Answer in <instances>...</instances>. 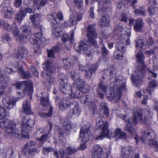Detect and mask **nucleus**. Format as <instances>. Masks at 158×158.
Instances as JSON below:
<instances>
[{
	"label": "nucleus",
	"mask_w": 158,
	"mask_h": 158,
	"mask_svg": "<svg viewBox=\"0 0 158 158\" xmlns=\"http://www.w3.org/2000/svg\"><path fill=\"white\" fill-rule=\"evenodd\" d=\"M123 77L120 75L111 78L110 80V83H112L113 87L111 90L106 91V87L103 85L102 82L99 85V88L106 92V97L110 99L119 100L121 97L122 92L125 89V83L122 81Z\"/></svg>",
	"instance_id": "f257e3e1"
},
{
	"label": "nucleus",
	"mask_w": 158,
	"mask_h": 158,
	"mask_svg": "<svg viewBox=\"0 0 158 158\" xmlns=\"http://www.w3.org/2000/svg\"><path fill=\"white\" fill-rule=\"evenodd\" d=\"M78 84L72 86L71 87V97L74 98H80L81 102L89 105L94 111L95 110L96 105L91 101V98L89 96H86L83 93H86L89 90V86L82 80L79 81Z\"/></svg>",
	"instance_id": "f03ea898"
},
{
	"label": "nucleus",
	"mask_w": 158,
	"mask_h": 158,
	"mask_svg": "<svg viewBox=\"0 0 158 158\" xmlns=\"http://www.w3.org/2000/svg\"><path fill=\"white\" fill-rule=\"evenodd\" d=\"M8 115L6 110L3 107H0V126L8 134L9 136L13 138L18 139L21 137V132L17 125L12 121H9L6 118Z\"/></svg>",
	"instance_id": "7ed1b4c3"
},
{
	"label": "nucleus",
	"mask_w": 158,
	"mask_h": 158,
	"mask_svg": "<svg viewBox=\"0 0 158 158\" xmlns=\"http://www.w3.org/2000/svg\"><path fill=\"white\" fill-rule=\"evenodd\" d=\"M23 113L21 114V128H20L21 132V137L28 138L29 136V132L31 130L34 123V121L28 119V116L31 113L30 102L26 100L23 104Z\"/></svg>",
	"instance_id": "20e7f679"
},
{
	"label": "nucleus",
	"mask_w": 158,
	"mask_h": 158,
	"mask_svg": "<svg viewBox=\"0 0 158 158\" xmlns=\"http://www.w3.org/2000/svg\"><path fill=\"white\" fill-rule=\"evenodd\" d=\"M114 31L118 35L122 36L119 41L116 43L115 48L118 51L124 53L126 50V45L130 43L129 37L131 34V30L126 27L123 29V27L119 26L115 29Z\"/></svg>",
	"instance_id": "39448f33"
},
{
	"label": "nucleus",
	"mask_w": 158,
	"mask_h": 158,
	"mask_svg": "<svg viewBox=\"0 0 158 158\" xmlns=\"http://www.w3.org/2000/svg\"><path fill=\"white\" fill-rule=\"evenodd\" d=\"M40 16L38 14H35L31 16L30 19L33 22L34 27L35 28V34L30 38V41L32 43L39 47V44L41 43V41L44 40L43 37L42 32V27L40 24Z\"/></svg>",
	"instance_id": "423d86ee"
},
{
	"label": "nucleus",
	"mask_w": 158,
	"mask_h": 158,
	"mask_svg": "<svg viewBox=\"0 0 158 158\" xmlns=\"http://www.w3.org/2000/svg\"><path fill=\"white\" fill-rule=\"evenodd\" d=\"M147 116H145L144 119L142 115V111L141 110H137L134 113V118L132 119H130L126 121V125L124 128L125 131L131 134H134L135 131V128L134 124H135L138 121L146 123L148 119L149 118L150 114L149 111L146 110Z\"/></svg>",
	"instance_id": "0eeeda50"
},
{
	"label": "nucleus",
	"mask_w": 158,
	"mask_h": 158,
	"mask_svg": "<svg viewBox=\"0 0 158 158\" xmlns=\"http://www.w3.org/2000/svg\"><path fill=\"white\" fill-rule=\"evenodd\" d=\"M156 135L152 130L146 129L142 133L141 136L139 137L137 135H135V139L137 142L141 141L143 143L148 144L151 146H154L155 148H158V143L154 140Z\"/></svg>",
	"instance_id": "6e6552de"
},
{
	"label": "nucleus",
	"mask_w": 158,
	"mask_h": 158,
	"mask_svg": "<svg viewBox=\"0 0 158 158\" xmlns=\"http://www.w3.org/2000/svg\"><path fill=\"white\" fill-rule=\"evenodd\" d=\"M136 58L138 62L142 64L141 69H138V71L135 72L131 76V80L134 85L139 86L141 83V80L144 73V66L143 65L144 56L143 52L139 51L136 55Z\"/></svg>",
	"instance_id": "1a4fd4ad"
},
{
	"label": "nucleus",
	"mask_w": 158,
	"mask_h": 158,
	"mask_svg": "<svg viewBox=\"0 0 158 158\" xmlns=\"http://www.w3.org/2000/svg\"><path fill=\"white\" fill-rule=\"evenodd\" d=\"M90 124L89 123H87L81 129L79 135V139L83 141L84 143L80 145L78 148L79 150H83L86 148V143L90 139Z\"/></svg>",
	"instance_id": "9d476101"
},
{
	"label": "nucleus",
	"mask_w": 158,
	"mask_h": 158,
	"mask_svg": "<svg viewBox=\"0 0 158 158\" xmlns=\"http://www.w3.org/2000/svg\"><path fill=\"white\" fill-rule=\"evenodd\" d=\"M96 125L97 127L102 130V133L99 135L97 139H102L105 137H109V131L108 129V122H104L102 117H98L96 119Z\"/></svg>",
	"instance_id": "9b49d317"
},
{
	"label": "nucleus",
	"mask_w": 158,
	"mask_h": 158,
	"mask_svg": "<svg viewBox=\"0 0 158 158\" xmlns=\"http://www.w3.org/2000/svg\"><path fill=\"white\" fill-rule=\"evenodd\" d=\"M15 85L17 88L19 89H20L23 86V87L24 93L22 92L21 94L20 92H18V94L21 95V96H19V98H21L24 96V93H25L30 94L32 92L33 87L32 83L31 81H24L22 82H17L15 84Z\"/></svg>",
	"instance_id": "f8f14e48"
},
{
	"label": "nucleus",
	"mask_w": 158,
	"mask_h": 158,
	"mask_svg": "<svg viewBox=\"0 0 158 158\" xmlns=\"http://www.w3.org/2000/svg\"><path fill=\"white\" fill-rule=\"evenodd\" d=\"M74 48L77 52H80L81 51H82L85 53H86L87 56H89L91 48L89 43L88 42H81L78 44H75Z\"/></svg>",
	"instance_id": "ddd939ff"
},
{
	"label": "nucleus",
	"mask_w": 158,
	"mask_h": 158,
	"mask_svg": "<svg viewBox=\"0 0 158 158\" xmlns=\"http://www.w3.org/2000/svg\"><path fill=\"white\" fill-rule=\"evenodd\" d=\"M67 77L64 74H60L59 79L60 80L61 86L60 87V91L64 94H66L70 89V84L67 82Z\"/></svg>",
	"instance_id": "4468645a"
},
{
	"label": "nucleus",
	"mask_w": 158,
	"mask_h": 158,
	"mask_svg": "<svg viewBox=\"0 0 158 158\" xmlns=\"http://www.w3.org/2000/svg\"><path fill=\"white\" fill-rule=\"evenodd\" d=\"M12 34L13 36L18 41L21 43L24 42L25 40L27 39V36H22L20 34V31L19 30L16 23L15 21L12 24Z\"/></svg>",
	"instance_id": "2eb2a0df"
},
{
	"label": "nucleus",
	"mask_w": 158,
	"mask_h": 158,
	"mask_svg": "<svg viewBox=\"0 0 158 158\" xmlns=\"http://www.w3.org/2000/svg\"><path fill=\"white\" fill-rule=\"evenodd\" d=\"M87 36L92 44L94 46L97 47L98 46L97 43L95 40V38L97 37V34L95 31L94 27L90 25L88 26Z\"/></svg>",
	"instance_id": "dca6fc26"
},
{
	"label": "nucleus",
	"mask_w": 158,
	"mask_h": 158,
	"mask_svg": "<svg viewBox=\"0 0 158 158\" xmlns=\"http://www.w3.org/2000/svg\"><path fill=\"white\" fill-rule=\"evenodd\" d=\"M36 144L34 141H29L27 142L24 146L22 152L24 155L32 154L34 152H37V150L36 148H33Z\"/></svg>",
	"instance_id": "f3484780"
},
{
	"label": "nucleus",
	"mask_w": 158,
	"mask_h": 158,
	"mask_svg": "<svg viewBox=\"0 0 158 158\" xmlns=\"http://www.w3.org/2000/svg\"><path fill=\"white\" fill-rule=\"evenodd\" d=\"M92 158H106L107 156L103 157V152L102 148L98 145H95L91 150Z\"/></svg>",
	"instance_id": "a211bd4d"
},
{
	"label": "nucleus",
	"mask_w": 158,
	"mask_h": 158,
	"mask_svg": "<svg viewBox=\"0 0 158 158\" xmlns=\"http://www.w3.org/2000/svg\"><path fill=\"white\" fill-rule=\"evenodd\" d=\"M147 44L148 45H152L153 44V39L152 38L149 39L148 41L146 39L144 38L142 40L139 39L136 41L135 47H139L142 49H144L147 47Z\"/></svg>",
	"instance_id": "6ab92c4d"
},
{
	"label": "nucleus",
	"mask_w": 158,
	"mask_h": 158,
	"mask_svg": "<svg viewBox=\"0 0 158 158\" xmlns=\"http://www.w3.org/2000/svg\"><path fill=\"white\" fill-rule=\"evenodd\" d=\"M34 136L38 140L43 142L47 140L46 132L42 128L37 129L34 133Z\"/></svg>",
	"instance_id": "aec40b11"
},
{
	"label": "nucleus",
	"mask_w": 158,
	"mask_h": 158,
	"mask_svg": "<svg viewBox=\"0 0 158 158\" xmlns=\"http://www.w3.org/2000/svg\"><path fill=\"white\" fill-rule=\"evenodd\" d=\"M57 17L60 20L63 19V15L61 11H59L57 14H56L55 12H53L50 15L48 16V18L50 20L51 24H53L54 25H56L57 23L56 21Z\"/></svg>",
	"instance_id": "412c9836"
},
{
	"label": "nucleus",
	"mask_w": 158,
	"mask_h": 158,
	"mask_svg": "<svg viewBox=\"0 0 158 158\" xmlns=\"http://www.w3.org/2000/svg\"><path fill=\"white\" fill-rule=\"evenodd\" d=\"M110 138L111 137H114L117 139H125L126 138V134L124 132H122L121 130L118 128L116 129L114 133L109 134Z\"/></svg>",
	"instance_id": "4be33fe9"
},
{
	"label": "nucleus",
	"mask_w": 158,
	"mask_h": 158,
	"mask_svg": "<svg viewBox=\"0 0 158 158\" xmlns=\"http://www.w3.org/2000/svg\"><path fill=\"white\" fill-rule=\"evenodd\" d=\"M121 156L123 158H132L133 156V151L130 147H126L122 150Z\"/></svg>",
	"instance_id": "5701e85b"
},
{
	"label": "nucleus",
	"mask_w": 158,
	"mask_h": 158,
	"mask_svg": "<svg viewBox=\"0 0 158 158\" xmlns=\"http://www.w3.org/2000/svg\"><path fill=\"white\" fill-rule=\"evenodd\" d=\"M105 1V2H98V9L97 11L98 12H101L104 11H106V9L109 6V3L110 0H103Z\"/></svg>",
	"instance_id": "b1692460"
},
{
	"label": "nucleus",
	"mask_w": 158,
	"mask_h": 158,
	"mask_svg": "<svg viewBox=\"0 0 158 158\" xmlns=\"http://www.w3.org/2000/svg\"><path fill=\"white\" fill-rule=\"evenodd\" d=\"M79 67L80 70L82 71L85 72V75H86L87 77L91 78L92 77V73L97 70L98 67V65L97 64H95L92 65L90 70V73L89 74L88 73V72L86 70V68H87V67H84L81 64H80Z\"/></svg>",
	"instance_id": "393cba45"
},
{
	"label": "nucleus",
	"mask_w": 158,
	"mask_h": 158,
	"mask_svg": "<svg viewBox=\"0 0 158 158\" xmlns=\"http://www.w3.org/2000/svg\"><path fill=\"white\" fill-rule=\"evenodd\" d=\"M69 75L70 77L74 81V83L73 84V86H75V85L78 84L79 81H81V79L79 77V73L77 70H72L70 73Z\"/></svg>",
	"instance_id": "a878e982"
},
{
	"label": "nucleus",
	"mask_w": 158,
	"mask_h": 158,
	"mask_svg": "<svg viewBox=\"0 0 158 158\" xmlns=\"http://www.w3.org/2000/svg\"><path fill=\"white\" fill-rule=\"evenodd\" d=\"M27 50L24 47L20 46L18 49V53L14 54V56L18 58H19L20 60H21L24 57L25 55L27 54Z\"/></svg>",
	"instance_id": "bb28decb"
},
{
	"label": "nucleus",
	"mask_w": 158,
	"mask_h": 158,
	"mask_svg": "<svg viewBox=\"0 0 158 158\" xmlns=\"http://www.w3.org/2000/svg\"><path fill=\"white\" fill-rule=\"evenodd\" d=\"M2 102L5 107L9 110L13 108L15 104V101L14 100H9V98H3Z\"/></svg>",
	"instance_id": "cd10ccee"
},
{
	"label": "nucleus",
	"mask_w": 158,
	"mask_h": 158,
	"mask_svg": "<svg viewBox=\"0 0 158 158\" xmlns=\"http://www.w3.org/2000/svg\"><path fill=\"white\" fill-rule=\"evenodd\" d=\"M82 19V15L79 14L75 18V21L73 19L71 18L69 21L68 22H66L64 23V26L65 27H67L68 26H70L76 24L77 22H78Z\"/></svg>",
	"instance_id": "c85d7f7f"
},
{
	"label": "nucleus",
	"mask_w": 158,
	"mask_h": 158,
	"mask_svg": "<svg viewBox=\"0 0 158 158\" xmlns=\"http://www.w3.org/2000/svg\"><path fill=\"white\" fill-rule=\"evenodd\" d=\"M52 62V60H48L45 62V64H44L46 67H44L43 68L44 70H45L47 72H49L51 73H53L55 70V68L53 66L52 64H51Z\"/></svg>",
	"instance_id": "c756f323"
},
{
	"label": "nucleus",
	"mask_w": 158,
	"mask_h": 158,
	"mask_svg": "<svg viewBox=\"0 0 158 158\" xmlns=\"http://www.w3.org/2000/svg\"><path fill=\"white\" fill-rule=\"evenodd\" d=\"M143 26V20L141 19H139L135 22L134 25V28L136 31H140Z\"/></svg>",
	"instance_id": "7c9ffc66"
},
{
	"label": "nucleus",
	"mask_w": 158,
	"mask_h": 158,
	"mask_svg": "<svg viewBox=\"0 0 158 158\" xmlns=\"http://www.w3.org/2000/svg\"><path fill=\"white\" fill-rule=\"evenodd\" d=\"M59 50V48L57 46H55L50 49L47 50L48 55V57L52 58L55 57V54Z\"/></svg>",
	"instance_id": "2f4dec72"
},
{
	"label": "nucleus",
	"mask_w": 158,
	"mask_h": 158,
	"mask_svg": "<svg viewBox=\"0 0 158 158\" xmlns=\"http://www.w3.org/2000/svg\"><path fill=\"white\" fill-rule=\"evenodd\" d=\"M59 105L61 109L64 110L67 108L70 105V103L67 100L64 99L59 100L58 101Z\"/></svg>",
	"instance_id": "473e14b6"
},
{
	"label": "nucleus",
	"mask_w": 158,
	"mask_h": 158,
	"mask_svg": "<svg viewBox=\"0 0 158 158\" xmlns=\"http://www.w3.org/2000/svg\"><path fill=\"white\" fill-rule=\"evenodd\" d=\"M109 16L106 14H103L101 21V25L102 26H107L109 24Z\"/></svg>",
	"instance_id": "72a5a7b5"
},
{
	"label": "nucleus",
	"mask_w": 158,
	"mask_h": 158,
	"mask_svg": "<svg viewBox=\"0 0 158 158\" xmlns=\"http://www.w3.org/2000/svg\"><path fill=\"white\" fill-rule=\"evenodd\" d=\"M12 12V10L10 7L6 6L3 10L2 14L5 18H8L11 17V14Z\"/></svg>",
	"instance_id": "f704fd0d"
},
{
	"label": "nucleus",
	"mask_w": 158,
	"mask_h": 158,
	"mask_svg": "<svg viewBox=\"0 0 158 158\" xmlns=\"http://www.w3.org/2000/svg\"><path fill=\"white\" fill-rule=\"evenodd\" d=\"M157 83L155 80H152L149 82V87L148 88L147 90L149 94L152 93L153 91V88L157 86Z\"/></svg>",
	"instance_id": "c9c22d12"
},
{
	"label": "nucleus",
	"mask_w": 158,
	"mask_h": 158,
	"mask_svg": "<svg viewBox=\"0 0 158 158\" xmlns=\"http://www.w3.org/2000/svg\"><path fill=\"white\" fill-rule=\"evenodd\" d=\"M0 24L1 25L3 26L4 27L5 29L8 31H10L12 29V26L8 23L6 21L3 20H0Z\"/></svg>",
	"instance_id": "e433bc0d"
},
{
	"label": "nucleus",
	"mask_w": 158,
	"mask_h": 158,
	"mask_svg": "<svg viewBox=\"0 0 158 158\" xmlns=\"http://www.w3.org/2000/svg\"><path fill=\"white\" fill-rule=\"evenodd\" d=\"M21 29L24 36H28L31 33V29L30 27L27 26L23 25L21 27Z\"/></svg>",
	"instance_id": "4c0bfd02"
},
{
	"label": "nucleus",
	"mask_w": 158,
	"mask_h": 158,
	"mask_svg": "<svg viewBox=\"0 0 158 158\" xmlns=\"http://www.w3.org/2000/svg\"><path fill=\"white\" fill-rule=\"evenodd\" d=\"M21 29L24 36H28L31 33V29L30 27L27 26L23 25L21 27Z\"/></svg>",
	"instance_id": "58836bf2"
},
{
	"label": "nucleus",
	"mask_w": 158,
	"mask_h": 158,
	"mask_svg": "<svg viewBox=\"0 0 158 158\" xmlns=\"http://www.w3.org/2000/svg\"><path fill=\"white\" fill-rule=\"evenodd\" d=\"M26 15V13L23 10H20L19 13L16 16L15 19L19 23H21L24 17Z\"/></svg>",
	"instance_id": "ea45409f"
},
{
	"label": "nucleus",
	"mask_w": 158,
	"mask_h": 158,
	"mask_svg": "<svg viewBox=\"0 0 158 158\" xmlns=\"http://www.w3.org/2000/svg\"><path fill=\"white\" fill-rule=\"evenodd\" d=\"M71 35L70 38L67 34H64L61 39L62 41L64 42H66L69 39L70 41H72L73 40L74 32L73 31H72L70 32Z\"/></svg>",
	"instance_id": "a19ab883"
},
{
	"label": "nucleus",
	"mask_w": 158,
	"mask_h": 158,
	"mask_svg": "<svg viewBox=\"0 0 158 158\" xmlns=\"http://www.w3.org/2000/svg\"><path fill=\"white\" fill-rule=\"evenodd\" d=\"M40 102L41 104L44 106H48L49 104L48 95H47L45 97H41Z\"/></svg>",
	"instance_id": "79ce46f5"
},
{
	"label": "nucleus",
	"mask_w": 158,
	"mask_h": 158,
	"mask_svg": "<svg viewBox=\"0 0 158 158\" xmlns=\"http://www.w3.org/2000/svg\"><path fill=\"white\" fill-rule=\"evenodd\" d=\"M53 113V108L52 107H50L49 111L48 114H45L44 112H40L39 113V115L41 117L44 118L51 116Z\"/></svg>",
	"instance_id": "37998d69"
},
{
	"label": "nucleus",
	"mask_w": 158,
	"mask_h": 158,
	"mask_svg": "<svg viewBox=\"0 0 158 158\" xmlns=\"http://www.w3.org/2000/svg\"><path fill=\"white\" fill-rule=\"evenodd\" d=\"M146 10L143 8L141 7L139 9L135 10L134 13L136 15H141L144 16L145 15Z\"/></svg>",
	"instance_id": "c03bdc74"
},
{
	"label": "nucleus",
	"mask_w": 158,
	"mask_h": 158,
	"mask_svg": "<svg viewBox=\"0 0 158 158\" xmlns=\"http://www.w3.org/2000/svg\"><path fill=\"white\" fill-rule=\"evenodd\" d=\"M101 110L102 112H103L104 116L106 117H108L109 114V111L107 106L105 104H103L102 106Z\"/></svg>",
	"instance_id": "a18cd8bd"
},
{
	"label": "nucleus",
	"mask_w": 158,
	"mask_h": 158,
	"mask_svg": "<svg viewBox=\"0 0 158 158\" xmlns=\"http://www.w3.org/2000/svg\"><path fill=\"white\" fill-rule=\"evenodd\" d=\"M72 114L77 116H78L81 112L80 110L78 105H76L71 110Z\"/></svg>",
	"instance_id": "49530a36"
},
{
	"label": "nucleus",
	"mask_w": 158,
	"mask_h": 158,
	"mask_svg": "<svg viewBox=\"0 0 158 158\" xmlns=\"http://www.w3.org/2000/svg\"><path fill=\"white\" fill-rule=\"evenodd\" d=\"M72 59L69 57H67L63 60V62L65 68H68L67 67H69L71 65Z\"/></svg>",
	"instance_id": "de8ad7c7"
},
{
	"label": "nucleus",
	"mask_w": 158,
	"mask_h": 158,
	"mask_svg": "<svg viewBox=\"0 0 158 158\" xmlns=\"http://www.w3.org/2000/svg\"><path fill=\"white\" fill-rule=\"evenodd\" d=\"M52 27L53 29L52 36L54 37H60V34L59 32L56 29V27L54 26L53 24H52Z\"/></svg>",
	"instance_id": "09e8293b"
},
{
	"label": "nucleus",
	"mask_w": 158,
	"mask_h": 158,
	"mask_svg": "<svg viewBox=\"0 0 158 158\" xmlns=\"http://www.w3.org/2000/svg\"><path fill=\"white\" fill-rule=\"evenodd\" d=\"M19 65V64H18ZM21 66H20V65H18V70H19V73H20L22 75H23V76H24L26 78H28L30 77V74L28 73H27L26 72H24L21 69Z\"/></svg>",
	"instance_id": "8fccbe9b"
},
{
	"label": "nucleus",
	"mask_w": 158,
	"mask_h": 158,
	"mask_svg": "<svg viewBox=\"0 0 158 158\" xmlns=\"http://www.w3.org/2000/svg\"><path fill=\"white\" fill-rule=\"evenodd\" d=\"M11 39L9 34L5 33L3 34L1 37V40L3 42L9 41L11 40Z\"/></svg>",
	"instance_id": "3c124183"
},
{
	"label": "nucleus",
	"mask_w": 158,
	"mask_h": 158,
	"mask_svg": "<svg viewBox=\"0 0 158 158\" xmlns=\"http://www.w3.org/2000/svg\"><path fill=\"white\" fill-rule=\"evenodd\" d=\"M76 151V149L73 147H69L66 149V152L68 155L72 154L74 153Z\"/></svg>",
	"instance_id": "603ef678"
},
{
	"label": "nucleus",
	"mask_w": 158,
	"mask_h": 158,
	"mask_svg": "<svg viewBox=\"0 0 158 158\" xmlns=\"http://www.w3.org/2000/svg\"><path fill=\"white\" fill-rule=\"evenodd\" d=\"M48 78H47V80L48 81V83L50 86L53 85L56 81V79L55 78L53 77L49 76Z\"/></svg>",
	"instance_id": "864d4df0"
},
{
	"label": "nucleus",
	"mask_w": 158,
	"mask_h": 158,
	"mask_svg": "<svg viewBox=\"0 0 158 158\" xmlns=\"http://www.w3.org/2000/svg\"><path fill=\"white\" fill-rule=\"evenodd\" d=\"M82 2L83 0H75L74 4L80 9L83 6Z\"/></svg>",
	"instance_id": "5fc2aeb1"
},
{
	"label": "nucleus",
	"mask_w": 158,
	"mask_h": 158,
	"mask_svg": "<svg viewBox=\"0 0 158 158\" xmlns=\"http://www.w3.org/2000/svg\"><path fill=\"white\" fill-rule=\"evenodd\" d=\"M64 128L68 131H70L71 128L70 124L68 122H65L64 123Z\"/></svg>",
	"instance_id": "6e6d98bb"
},
{
	"label": "nucleus",
	"mask_w": 158,
	"mask_h": 158,
	"mask_svg": "<svg viewBox=\"0 0 158 158\" xmlns=\"http://www.w3.org/2000/svg\"><path fill=\"white\" fill-rule=\"evenodd\" d=\"M54 150V149L52 148L45 147H44L42 149L43 153L45 154L47 153L51 152Z\"/></svg>",
	"instance_id": "4d7b16f0"
},
{
	"label": "nucleus",
	"mask_w": 158,
	"mask_h": 158,
	"mask_svg": "<svg viewBox=\"0 0 158 158\" xmlns=\"http://www.w3.org/2000/svg\"><path fill=\"white\" fill-rule=\"evenodd\" d=\"M102 55L104 57L108 53V51L106 48L103 45V43H102Z\"/></svg>",
	"instance_id": "13d9d810"
},
{
	"label": "nucleus",
	"mask_w": 158,
	"mask_h": 158,
	"mask_svg": "<svg viewBox=\"0 0 158 158\" xmlns=\"http://www.w3.org/2000/svg\"><path fill=\"white\" fill-rule=\"evenodd\" d=\"M114 56L115 58L119 60H122L123 57V56L122 54H118L117 52H114Z\"/></svg>",
	"instance_id": "bf43d9fd"
},
{
	"label": "nucleus",
	"mask_w": 158,
	"mask_h": 158,
	"mask_svg": "<svg viewBox=\"0 0 158 158\" xmlns=\"http://www.w3.org/2000/svg\"><path fill=\"white\" fill-rule=\"evenodd\" d=\"M30 68L31 71L34 75L36 77H38V73L35 69V67L32 65L31 66Z\"/></svg>",
	"instance_id": "052dcab7"
},
{
	"label": "nucleus",
	"mask_w": 158,
	"mask_h": 158,
	"mask_svg": "<svg viewBox=\"0 0 158 158\" xmlns=\"http://www.w3.org/2000/svg\"><path fill=\"white\" fill-rule=\"evenodd\" d=\"M127 19L128 18L126 14H123L121 15L120 19L121 21L124 22H127Z\"/></svg>",
	"instance_id": "680f3d73"
},
{
	"label": "nucleus",
	"mask_w": 158,
	"mask_h": 158,
	"mask_svg": "<svg viewBox=\"0 0 158 158\" xmlns=\"http://www.w3.org/2000/svg\"><path fill=\"white\" fill-rule=\"evenodd\" d=\"M22 2V0H15L14 4L16 7H19L21 5Z\"/></svg>",
	"instance_id": "e2e57ef3"
},
{
	"label": "nucleus",
	"mask_w": 158,
	"mask_h": 158,
	"mask_svg": "<svg viewBox=\"0 0 158 158\" xmlns=\"http://www.w3.org/2000/svg\"><path fill=\"white\" fill-rule=\"evenodd\" d=\"M151 4H153L156 7L158 8V0H148Z\"/></svg>",
	"instance_id": "0e129e2a"
},
{
	"label": "nucleus",
	"mask_w": 158,
	"mask_h": 158,
	"mask_svg": "<svg viewBox=\"0 0 158 158\" xmlns=\"http://www.w3.org/2000/svg\"><path fill=\"white\" fill-rule=\"evenodd\" d=\"M148 12L150 15H153L155 12V10L154 8L152 6H150L148 8Z\"/></svg>",
	"instance_id": "69168bd1"
},
{
	"label": "nucleus",
	"mask_w": 158,
	"mask_h": 158,
	"mask_svg": "<svg viewBox=\"0 0 158 158\" xmlns=\"http://www.w3.org/2000/svg\"><path fill=\"white\" fill-rule=\"evenodd\" d=\"M59 152L60 154L61 157H64L67 154V152H66V150L65 152L62 149H60L59 150Z\"/></svg>",
	"instance_id": "338daca9"
},
{
	"label": "nucleus",
	"mask_w": 158,
	"mask_h": 158,
	"mask_svg": "<svg viewBox=\"0 0 158 158\" xmlns=\"http://www.w3.org/2000/svg\"><path fill=\"white\" fill-rule=\"evenodd\" d=\"M148 99V97L146 95H144L143 97V100L142 101V103L143 105H146L147 103V101Z\"/></svg>",
	"instance_id": "774afa93"
}]
</instances>
